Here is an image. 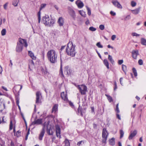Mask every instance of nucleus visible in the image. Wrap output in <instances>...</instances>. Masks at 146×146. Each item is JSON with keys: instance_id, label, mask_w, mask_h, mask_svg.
Here are the masks:
<instances>
[{"instance_id": "f257e3e1", "label": "nucleus", "mask_w": 146, "mask_h": 146, "mask_svg": "<svg viewBox=\"0 0 146 146\" xmlns=\"http://www.w3.org/2000/svg\"><path fill=\"white\" fill-rule=\"evenodd\" d=\"M47 56L48 60L52 63H55L57 60V54L55 50H51L47 53Z\"/></svg>"}, {"instance_id": "f03ea898", "label": "nucleus", "mask_w": 146, "mask_h": 146, "mask_svg": "<svg viewBox=\"0 0 146 146\" xmlns=\"http://www.w3.org/2000/svg\"><path fill=\"white\" fill-rule=\"evenodd\" d=\"M75 46H74L72 42H69L67 45L66 52L68 55L72 57L75 56L76 53L75 49Z\"/></svg>"}, {"instance_id": "7ed1b4c3", "label": "nucleus", "mask_w": 146, "mask_h": 146, "mask_svg": "<svg viewBox=\"0 0 146 146\" xmlns=\"http://www.w3.org/2000/svg\"><path fill=\"white\" fill-rule=\"evenodd\" d=\"M78 88L82 94L85 95L86 94L87 90V88L86 86L83 84L78 85Z\"/></svg>"}, {"instance_id": "20e7f679", "label": "nucleus", "mask_w": 146, "mask_h": 146, "mask_svg": "<svg viewBox=\"0 0 146 146\" xmlns=\"http://www.w3.org/2000/svg\"><path fill=\"white\" fill-rule=\"evenodd\" d=\"M49 123V121H48L47 123H44L43 124V127L42 128V129L41 131L39 136V139L40 140H42V138L45 133V129L46 127V125L47 124V125H48Z\"/></svg>"}, {"instance_id": "39448f33", "label": "nucleus", "mask_w": 146, "mask_h": 146, "mask_svg": "<svg viewBox=\"0 0 146 146\" xmlns=\"http://www.w3.org/2000/svg\"><path fill=\"white\" fill-rule=\"evenodd\" d=\"M68 12L70 16L74 20H75L76 18V15L74 11L72 9L68 8Z\"/></svg>"}, {"instance_id": "423d86ee", "label": "nucleus", "mask_w": 146, "mask_h": 146, "mask_svg": "<svg viewBox=\"0 0 146 146\" xmlns=\"http://www.w3.org/2000/svg\"><path fill=\"white\" fill-rule=\"evenodd\" d=\"M17 43L19 44H21V45L23 46H24L26 47H27L28 46V44L26 40L21 38H19V42H17Z\"/></svg>"}, {"instance_id": "0eeeda50", "label": "nucleus", "mask_w": 146, "mask_h": 146, "mask_svg": "<svg viewBox=\"0 0 146 146\" xmlns=\"http://www.w3.org/2000/svg\"><path fill=\"white\" fill-rule=\"evenodd\" d=\"M50 19V18L48 16L46 15L43 17L42 19V22L45 25L47 26V23Z\"/></svg>"}, {"instance_id": "6e6552de", "label": "nucleus", "mask_w": 146, "mask_h": 146, "mask_svg": "<svg viewBox=\"0 0 146 146\" xmlns=\"http://www.w3.org/2000/svg\"><path fill=\"white\" fill-rule=\"evenodd\" d=\"M61 96L62 99L65 102L67 103L68 101L66 92H62L61 94Z\"/></svg>"}, {"instance_id": "1a4fd4ad", "label": "nucleus", "mask_w": 146, "mask_h": 146, "mask_svg": "<svg viewBox=\"0 0 146 146\" xmlns=\"http://www.w3.org/2000/svg\"><path fill=\"white\" fill-rule=\"evenodd\" d=\"M112 3L114 5L118 8L121 9L122 7L119 3L116 0H113L112 1Z\"/></svg>"}, {"instance_id": "9d476101", "label": "nucleus", "mask_w": 146, "mask_h": 146, "mask_svg": "<svg viewBox=\"0 0 146 146\" xmlns=\"http://www.w3.org/2000/svg\"><path fill=\"white\" fill-rule=\"evenodd\" d=\"M56 135L58 137L60 138V129L59 126L58 125L55 126Z\"/></svg>"}, {"instance_id": "9b49d317", "label": "nucleus", "mask_w": 146, "mask_h": 146, "mask_svg": "<svg viewBox=\"0 0 146 146\" xmlns=\"http://www.w3.org/2000/svg\"><path fill=\"white\" fill-rule=\"evenodd\" d=\"M131 54L132 57L134 59H136L137 56L139 55V51L138 50H133L132 51Z\"/></svg>"}, {"instance_id": "f8f14e48", "label": "nucleus", "mask_w": 146, "mask_h": 146, "mask_svg": "<svg viewBox=\"0 0 146 146\" xmlns=\"http://www.w3.org/2000/svg\"><path fill=\"white\" fill-rule=\"evenodd\" d=\"M36 103L37 104L40 103L41 102L40 100V97L41 96V94L40 92H37L36 93Z\"/></svg>"}, {"instance_id": "ddd939ff", "label": "nucleus", "mask_w": 146, "mask_h": 146, "mask_svg": "<svg viewBox=\"0 0 146 146\" xmlns=\"http://www.w3.org/2000/svg\"><path fill=\"white\" fill-rule=\"evenodd\" d=\"M57 23L60 27L62 26L64 23V19L62 17H60Z\"/></svg>"}, {"instance_id": "4468645a", "label": "nucleus", "mask_w": 146, "mask_h": 146, "mask_svg": "<svg viewBox=\"0 0 146 146\" xmlns=\"http://www.w3.org/2000/svg\"><path fill=\"white\" fill-rule=\"evenodd\" d=\"M76 3L78 7L80 8H82L84 6L83 3L80 0L77 1L76 2Z\"/></svg>"}, {"instance_id": "2eb2a0df", "label": "nucleus", "mask_w": 146, "mask_h": 146, "mask_svg": "<svg viewBox=\"0 0 146 146\" xmlns=\"http://www.w3.org/2000/svg\"><path fill=\"white\" fill-rule=\"evenodd\" d=\"M21 44L17 43V46L16 48V51L18 52H21L23 49V46L21 45Z\"/></svg>"}, {"instance_id": "dca6fc26", "label": "nucleus", "mask_w": 146, "mask_h": 146, "mask_svg": "<svg viewBox=\"0 0 146 146\" xmlns=\"http://www.w3.org/2000/svg\"><path fill=\"white\" fill-rule=\"evenodd\" d=\"M137 133V131L136 130H135L133 132H131L130 135L129 137V140L131 139L133 137L136 135Z\"/></svg>"}, {"instance_id": "f3484780", "label": "nucleus", "mask_w": 146, "mask_h": 146, "mask_svg": "<svg viewBox=\"0 0 146 146\" xmlns=\"http://www.w3.org/2000/svg\"><path fill=\"white\" fill-rule=\"evenodd\" d=\"M141 9V7H139L135 9L131 10V11L133 14L137 15L139 13Z\"/></svg>"}, {"instance_id": "a211bd4d", "label": "nucleus", "mask_w": 146, "mask_h": 146, "mask_svg": "<svg viewBox=\"0 0 146 146\" xmlns=\"http://www.w3.org/2000/svg\"><path fill=\"white\" fill-rule=\"evenodd\" d=\"M55 23V21L54 20L52 19H49L48 23H47V26L51 27Z\"/></svg>"}, {"instance_id": "6ab92c4d", "label": "nucleus", "mask_w": 146, "mask_h": 146, "mask_svg": "<svg viewBox=\"0 0 146 146\" xmlns=\"http://www.w3.org/2000/svg\"><path fill=\"white\" fill-rule=\"evenodd\" d=\"M108 135V132L106 131V129L105 128H104L102 132V138H106V137H107Z\"/></svg>"}, {"instance_id": "aec40b11", "label": "nucleus", "mask_w": 146, "mask_h": 146, "mask_svg": "<svg viewBox=\"0 0 146 146\" xmlns=\"http://www.w3.org/2000/svg\"><path fill=\"white\" fill-rule=\"evenodd\" d=\"M42 119H38L36 120H35L33 122L34 124L40 125L42 123Z\"/></svg>"}, {"instance_id": "412c9836", "label": "nucleus", "mask_w": 146, "mask_h": 146, "mask_svg": "<svg viewBox=\"0 0 146 146\" xmlns=\"http://www.w3.org/2000/svg\"><path fill=\"white\" fill-rule=\"evenodd\" d=\"M29 55L31 58L33 60H35L36 57L34 55V53L31 51H28Z\"/></svg>"}, {"instance_id": "4be33fe9", "label": "nucleus", "mask_w": 146, "mask_h": 146, "mask_svg": "<svg viewBox=\"0 0 146 146\" xmlns=\"http://www.w3.org/2000/svg\"><path fill=\"white\" fill-rule=\"evenodd\" d=\"M64 72L67 75H69L70 74V70L68 66H67L65 67Z\"/></svg>"}, {"instance_id": "5701e85b", "label": "nucleus", "mask_w": 146, "mask_h": 146, "mask_svg": "<svg viewBox=\"0 0 146 146\" xmlns=\"http://www.w3.org/2000/svg\"><path fill=\"white\" fill-rule=\"evenodd\" d=\"M47 129V133L49 135H52L53 133V131L54 130H52L51 128H50L49 129H48V125L46 126Z\"/></svg>"}, {"instance_id": "b1692460", "label": "nucleus", "mask_w": 146, "mask_h": 146, "mask_svg": "<svg viewBox=\"0 0 146 146\" xmlns=\"http://www.w3.org/2000/svg\"><path fill=\"white\" fill-rule=\"evenodd\" d=\"M58 105L55 104L53 107L52 110V112H55L58 110Z\"/></svg>"}, {"instance_id": "393cba45", "label": "nucleus", "mask_w": 146, "mask_h": 146, "mask_svg": "<svg viewBox=\"0 0 146 146\" xmlns=\"http://www.w3.org/2000/svg\"><path fill=\"white\" fill-rule=\"evenodd\" d=\"M109 144L111 145H113L115 144V139L114 138H112L109 140Z\"/></svg>"}, {"instance_id": "a878e982", "label": "nucleus", "mask_w": 146, "mask_h": 146, "mask_svg": "<svg viewBox=\"0 0 146 146\" xmlns=\"http://www.w3.org/2000/svg\"><path fill=\"white\" fill-rule=\"evenodd\" d=\"M15 123V121L13 119V120H11L10 124L9 129L11 130L13 129V125Z\"/></svg>"}, {"instance_id": "bb28decb", "label": "nucleus", "mask_w": 146, "mask_h": 146, "mask_svg": "<svg viewBox=\"0 0 146 146\" xmlns=\"http://www.w3.org/2000/svg\"><path fill=\"white\" fill-rule=\"evenodd\" d=\"M141 42L142 45L146 46V39L144 38H141Z\"/></svg>"}, {"instance_id": "cd10ccee", "label": "nucleus", "mask_w": 146, "mask_h": 146, "mask_svg": "<svg viewBox=\"0 0 146 146\" xmlns=\"http://www.w3.org/2000/svg\"><path fill=\"white\" fill-rule=\"evenodd\" d=\"M104 64L106 66L107 68L108 69L109 68V65L108 60L107 59H104Z\"/></svg>"}, {"instance_id": "c85d7f7f", "label": "nucleus", "mask_w": 146, "mask_h": 146, "mask_svg": "<svg viewBox=\"0 0 146 146\" xmlns=\"http://www.w3.org/2000/svg\"><path fill=\"white\" fill-rule=\"evenodd\" d=\"M19 2V0H14L13 2V5L15 7L17 6L18 3Z\"/></svg>"}, {"instance_id": "c756f323", "label": "nucleus", "mask_w": 146, "mask_h": 146, "mask_svg": "<svg viewBox=\"0 0 146 146\" xmlns=\"http://www.w3.org/2000/svg\"><path fill=\"white\" fill-rule=\"evenodd\" d=\"M79 12L80 15L82 17H85L86 15L85 13V12L83 11L80 10L79 11Z\"/></svg>"}, {"instance_id": "7c9ffc66", "label": "nucleus", "mask_w": 146, "mask_h": 146, "mask_svg": "<svg viewBox=\"0 0 146 146\" xmlns=\"http://www.w3.org/2000/svg\"><path fill=\"white\" fill-rule=\"evenodd\" d=\"M108 58L109 60L110 61V62L112 64H113L114 63V61L113 60L111 56L110 55H109Z\"/></svg>"}, {"instance_id": "2f4dec72", "label": "nucleus", "mask_w": 146, "mask_h": 146, "mask_svg": "<svg viewBox=\"0 0 146 146\" xmlns=\"http://www.w3.org/2000/svg\"><path fill=\"white\" fill-rule=\"evenodd\" d=\"M105 95L107 97L108 99L110 102H111L113 100L111 97L107 94H106Z\"/></svg>"}, {"instance_id": "473e14b6", "label": "nucleus", "mask_w": 146, "mask_h": 146, "mask_svg": "<svg viewBox=\"0 0 146 146\" xmlns=\"http://www.w3.org/2000/svg\"><path fill=\"white\" fill-rule=\"evenodd\" d=\"M119 104H117L116 106V108L115 109V111L117 113H119L120 112V111L118 107Z\"/></svg>"}, {"instance_id": "72a5a7b5", "label": "nucleus", "mask_w": 146, "mask_h": 146, "mask_svg": "<svg viewBox=\"0 0 146 146\" xmlns=\"http://www.w3.org/2000/svg\"><path fill=\"white\" fill-rule=\"evenodd\" d=\"M65 146H70V143L68 140L66 139L64 141Z\"/></svg>"}, {"instance_id": "f704fd0d", "label": "nucleus", "mask_w": 146, "mask_h": 146, "mask_svg": "<svg viewBox=\"0 0 146 146\" xmlns=\"http://www.w3.org/2000/svg\"><path fill=\"white\" fill-rule=\"evenodd\" d=\"M46 5V4L45 3L42 4L40 5V11L42 9L45 7Z\"/></svg>"}, {"instance_id": "c9c22d12", "label": "nucleus", "mask_w": 146, "mask_h": 146, "mask_svg": "<svg viewBox=\"0 0 146 146\" xmlns=\"http://www.w3.org/2000/svg\"><path fill=\"white\" fill-rule=\"evenodd\" d=\"M40 11H39L37 15L38 19V23H39L40 21Z\"/></svg>"}, {"instance_id": "e433bc0d", "label": "nucleus", "mask_w": 146, "mask_h": 146, "mask_svg": "<svg viewBox=\"0 0 146 146\" xmlns=\"http://www.w3.org/2000/svg\"><path fill=\"white\" fill-rule=\"evenodd\" d=\"M6 31L5 29H3L1 31V34L2 36H4L5 35Z\"/></svg>"}, {"instance_id": "4c0bfd02", "label": "nucleus", "mask_w": 146, "mask_h": 146, "mask_svg": "<svg viewBox=\"0 0 146 146\" xmlns=\"http://www.w3.org/2000/svg\"><path fill=\"white\" fill-rule=\"evenodd\" d=\"M132 70L135 76H137V73L136 70L135 68H133Z\"/></svg>"}, {"instance_id": "58836bf2", "label": "nucleus", "mask_w": 146, "mask_h": 146, "mask_svg": "<svg viewBox=\"0 0 146 146\" xmlns=\"http://www.w3.org/2000/svg\"><path fill=\"white\" fill-rule=\"evenodd\" d=\"M124 134V133L123 130H120V139L123 136V135Z\"/></svg>"}, {"instance_id": "ea45409f", "label": "nucleus", "mask_w": 146, "mask_h": 146, "mask_svg": "<svg viewBox=\"0 0 146 146\" xmlns=\"http://www.w3.org/2000/svg\"><path fill=\"white\" fill-rule=\"evenodd\" d=\"M96 45L99 48H102L103 47V46L101 44L100 42L97 43Z\"/></svg>"}, {"instance_id": "a19ab883", "label": "nucleus", "mask_w": 146, "mask_h": 146, "mask_svg": "<svg viewBox=\"0 0 146 146\" xmlns=\"http://www.w3.org/2000/svg\"><path fill=\"white\" fill-rule=\"evenodd\" d=\"M122 69L125 73L126 71V66L125 65L123 64L122 66Z\"/></svg>"}, {"instance_id": "79ce46f5", "label": "nucleus", "mask_w": 146, "mask_h": 146, "mask_svg": "<svg viewBox=\"0 0 146 146\" xmlns=\"http://www.w3.org/2000/svg\"><path fill=\"white\" fill-rule=\"evenodd\" d=\"M96 28L93 27H91L89 28V30L92 31H96Z\"/></svg>"}, {"instance_id": "37998d69", "label": "nucleus", "mask_w": 146, "mask_h": 146, "mask_svg": "<svg viewBox=\"0 0 146 146\" xmlns=\"http://www.w3.org/2000/svg\"><path fill=\"white\" fill-rule=\"evenodd\" d=\"M42 72L43 74H44V75H46L47 73H48V72H47V71L46 69H42Z\"/></svg>"}, {"instance_id": "c03bdc74", "label": "nucleus", "mask_w": 146, "mask_h": 146, "mask_svg": "<svg viewBox=\"0 0 146 146\" xmlns=\"http://www.w3.org/2000/svg\"><path fill=\"white\" fill-rule=\"evenodd\" d=\"M136 5V3L133 1H132L131 2V5L132 7H134Z\"/></svg>"}, {"instance_id": "a18cd8bd", "label": "nucleus", "mask_w": 146, "mask_h": 146, "mask_svg": "<svg viewBox=\"0 0 146 146\" xmlns=\"http://www.w3.org/2000/svg\"><path fill=\"white\" fill-rule=\"evenodd\" d=\"M131 35L133 36H139L140 35L139 34H137L136 33L134 32V33H132Z\"/></svg>"}, {"instance_id": "49530a36", "label": "nucleus", "mask_w": 146, "mask_h": 146, "mask_svg": "<svg viewBox=\"0 0 146 146\" xmlns=\"http://www.w3.org/2000/svg\"><path fill=\"white\" fill-rule=\"evenodd\" d=\"M87 9L88 11V14L89 15H90L91 14V12L90 9L88 7H87Z\"/></svg>"}, {"instance_id": "de8ad7c7", "label": "nucleus", "mask_w": 146, "mask_h": 146, "mask_svg": "<svg viewBox=\"0 0 146 146\" xmlns=\"http://www.w3.org/2000/svg\"><path fill=\"white\" fill-rule=\"evenodd\" d=\"M138 64H139L140 65H142L143 64V62L142 60L141 59H139L138 60Z\"/></svg>"}, {"instance_id": "09e8293b", "label": "nucleus", "mask_w": 146, "mask_h": 146, "mask_svg": "<svg viewBox=\"0 0 146 146\" xmlns=\"http://www.w3.org/2000/svg\"><path fill=\"white\" fill-rule=\"evenodd\" d=\"M99 27L100 29L102 30H103L105 28L104 25H100Z\"/></svg>"}, {"instance_id": "8fccbe9b", "label": "nucleus", "mask_w": 146, "mask_h": 146, "mask_svg": "<svg viewBox=\"0 0 146 146\" xmlns=\"http://www.w3.org/2000/svg\"><path fill=\"white\" fill-rule=\"evenodd\" d=\"M103 139L102 140V142L104 143H106V141L107 140V137H106V138H102Z\"/></svg>"}, {"instance_id": "3c124183", "label": "nucleus", "mask_w": 146, "mask_h": 146, "mask_svg": "<svg viewBox=\"0 0 146 146\" xmlns=\"http://www.w3.org/2000/svg\"><path fill=\"white\" fill-rule=\"evenodd\" d=\"M4 117H3L2 118H0V124L2 123H4L5 122V121L3 119Z\"/></svg>"}, {"instance_id": "603ef678", "label": "nucleus", "mask_w": 146, "mask_h": 146, "mask_svg": "<svg viewBox=\"0 0 146 146\" xmlns=\"http://www.w3.org/2000/svg\"><path fill=\"white\" fill-rule=\"evenodd\" d=\"M130 19V16L129 15H128L125 17V20H127L129 19Z\"/></svg>"}, {"instance_id": "864d4df0", "label": "nucleus", "mask_w": 146, "mask_h": 146, "mask_svg": "<svg viewBox=\"0 0 146 146\" xmlns=\"http://www.w3.org/2000/svg\"><path fill=\"white\" fill-rule=\"evenodd\" d=\"M8 3H5L3 5V7H4V8L6 10L7 9V7L8 6Z\"/></svg>"}, {"instance_id": "5fc2aeb1", "label": "nucleus", "mask_w": 146, "mask_h": 146, "mask_svg": "<svg viewBox=\"0 0 146 146\" xmlns=\"http://www.w3.org/2000/svg\"><path fill=\"white\" fill-rule=\"evenodd\" d=\"M16 135L17 137H19L21 135V132L18 131L16 133Z\"/></svg>"}, {"instance_id": "6e6d98bb", "label": "nucleus", "mask_w": 146, "mask_h": 146, "mask_svg": "<svg viewBox=\"0 0 146 146\" xmlns=\"http://www.w3.org/2000/svg\"><path fill=\"white\" fill-rule=\"evenodd\" d=\"M110 14L113 16H114L116 15V13L115 12H114L112 11H111L110 12Z\"/></svg>"}, {"instance_id": "4d7b16f0", "label": "nucleus", "mask_w": 146, "mask_h": 146, "mask_svg": "<svg viewBox=\"0 0 146 146\" xmlns=\"http://www.w3.org/2000/svg\"><path fill=\"white\" fill-rule=\"evenodd\" d=\"M123 62V60H119L118 61V64L119 65H121Z\"/></svg>"}, {"instance_id": "13d9d810", "label": "nucleus", "mask_w": 146, "mask_h": 146, "mask_svg": "<svg viewBox=\"0 0 146 146\" xmlns=\"http://www.w3.org/2000/svg\"><path fill=\"white\" fill-rule=\"evenodd\" d=\"M123 80V78H121L120 79V82L122 86H123V83L122 82Z\"/></svg>"}, {"instance_id": "bf43d9fd", "label": "nucleus", "mask_w": 146, "mask_h": 146, "mask_svg": "<svg viewBox=\"0 0 146 146\" xmlns=\"http://www.w3.org/2000/svg\"><path fill=\"white\" fill-rule=\"evenodd\" d=\"M114 86H114V90H115L117 88V85L116 82H114Z\"/></svg>"}, {"instance_id": "052dcab7", "label": "nucleus", "mask_w": 146, "mask_h": 146, "mask_svg": "<svg viewBox=\"0 0 146 146\" xmlns=\"http://www.w3.org/2000/svg\"><path fill=\"white\" fill-rule=\"evenodd\" d=\"M118 113H116V116H117V117L118 119H119V120H121V118L120 116V115H119Z\"/></svg>"}, {"instance_id": "680f3d73", "label": "nucleus", "mask_w": 146, "mask_h": 146, "mask_svg": "<svg viewBox=\"0 0 146 146\" xmlns=\"http://www.w3.org/2000/svg\"><path fill=\"white\" fill-rule=\"evenodd\" d=\"M116 38V35H113L111 37V39L112 40H115V38Z\"/></svg>"}, {"instance_id": "e2e57ef3", "label": "nucleus", "mask_w": 146, "mask_h": 146, "mask_svg": "<svg viewBox=\"0 0 146 146\" xmlns=\"http://www.w3.org/2000/svg\"><path fill=\"white\" fill-rule=\"evenodd\" d=\"M21 116H22V118H23V119L24 120V122H25V124H26V120H25V117H24V115H23V114L21 113Z\"/></svg>"}, {"instance_id": "0e129e2a", "label": "nucleus", "mask_w": 146, "mask_h": 146, "mask_svg": "<svg viewBox=\"0 0 146 146\" xmlns=\"http://www.w3.org/2000/svg\"><path fill=\"white\" fill-rule=\"evenodd\" d=\"M67 103H69V104H70V105L72 107L73 106V104L72 102H71L69 101V100H68V102Z\"/></svg>"}, {"instance_id": "69168bd1", "label": "nucleus", "mask_w": 146, "mask_h": 146, "mask_svg": "<svg viewBox=\"0 0 146 146\" xmlns=\"http://www.w3.org/2000/svg\"><path fill=\"white\" fill-rule=\"evenodd\" d=\"M83 142L82 141H80L78 142L77 143V145L78 146H80V145L81 144V143L82 142Z\"/></svg>"}, {"instance_id": "338daca9", "label": "nucleus", "mask_w": 146, "mask_h": 146, "mask_svg": "<svg viewBox=\"0 0 146 146\" xmlns=\"http://www.w3.org/2000/svg\"><path fill=\"white\" fill-rule=\"evenodd\" d=\"M16 104H17V105H19V99H17L16 100Z\"/></svg>"}, {"instance_id": "774afa93", "label": "nucleus", "mask_w": 146, "mask_h": 146, "mask_svg": "<svg viewBox=\"0 0 146 146\" xmlns=\"http://www.w3.org/2000/svg\"><path fill=\"white\" fill-rule=\"evenodd\" d=\"M10 64H9V65L11 67H12L13 65V63L12 62L11 60H10Z\"/></svg>"}]
</instances>
